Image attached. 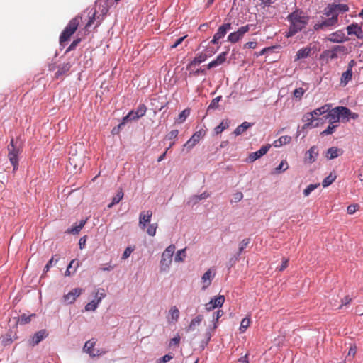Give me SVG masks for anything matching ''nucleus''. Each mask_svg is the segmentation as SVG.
<instances>
[{
    "instance_id": "35",
    "label": "nucleus",
    "mask_w": 363,
    "mask_h": 363,
    "mask_svg": "<svg viewBox=\"0 0 363 363\" xmlns=\"http://www.w3.org/2000/svg\"><path fill=\"white\" fill-rule=\"evenodd\" d=\"M86 220H82L80 221L79 224L72 227L70 229L68 230V233L72 234H78L80 230L84 228V225L86 224Z\"/></svg>"
},
{
    "instance_id": "38",
    "label": "nucleus",
    "mask_w": 363,
    "mask_h": 363,
    "mask_svg": "<svg viewBox=\"0 0 363 363\" xmlns=\"http://www.w3.org/2000/svg\"><path fill=\"white\" fill-rule=\"evenodd\" d=\"M169 313L172 321L177 322L179 318V311L177 306H172L169 309Z\"/></svg>"
},
{
    "instance_id": "15",
    "label": "nucleus",
    "mask_w": 363,
    "mask_h": 363,
    "mask_svg": "<svg viewBox=\"0 0 363 363\" xmlns=\"http://www.w3.org/2000/svg\"><path fill=\"white\" fill-rule=\"evenodd\" d=\"M82 292V289L79 288L72 289L67 294L64 296V301L68 304L74 303L76 298L81 295Z\"/></svg>"
},
{
    "instance_id": "32",
    "label": "nucleus",
    "mask_w": 363,
    "mask_h": 363,
    "mask_svg": "<svg viewBox=\"0 0 363 363\" xmlns=\"http://www.w3.org/2000/svg\"><path fill=\"white\" fill-rule=\"evenodd\" d=\"M123 195L122 189H120L116 195L113 197L111 203L108 205V208H112L114 205L118 203L122 200Z\"/></svg>"
},
{
    "instance_id": "13",
    "label": "nucleus",
    "mask_w": 363,
    "mask_h": 363,
    "mask_svg": "<svg viewBox=\"0 0 363 363\" xmlns=\"http://www.w3.org/2000/svg\"><path fill=\"white\" fill-rule=\"evenodd\" d=\"M216 275L215 270L208 269L202 276L201 282L203 284L202 289H206L211 284L212 279Z\"/></svg>"
},
{
    "instance_id": "11",
    "label": "nucleus",
    "mask_w": 363,
    "mask_h": 363,
    "mask_svg": "<svg viewBox=\"0 0 363 363\" xmlns=\"http://www.w3.org/2000/svg\"><path fill=\"white\" fill-rule=\"evenodd\" d=\"M96 341L94 339L87 341L84 346V351L88 353L91 357H99L105 352H100L99 350H96L94 347Z\"/></svg>"
},
{
    "instance_id": "19",
    "label": "nucleus",
    "mask_w": 363,
    "mask_h": 363,
    "mask_svg": "<svg viewBox=\"0 0 363 363\" xmlns=\"http://www.w3.org/2000/svg\"><path fill=\"white\" fill-rule=\"evenodd\" d=\"M348 35H355L357 38H363V30L357 23H352L347 28Z\"/></svg>"
},
{
    "instance_id": "59",
    "label": "nucleus",
    "mask_w": 363,
    "mask_h": 363,
    "mask_svg": "<svg viewBox=\"0 0 363 363\" xmlns=\"http://www.w3.org/2000/svg\"><path fill=\"white\" fill-rule=\"evenodd\" d=\"M340 50H341L340 47L336 46L335 48H334V49L333 50H331L330 52L328 57L331 60L337 58V51H340Z\"/></svg>"
},
{
    "instance_id": "31",
    "label": "nucleus",
    "mask_w": 363,
    "mask_h": 363,
    "mask_svg": "<svg viewBox=\"0 0 363 363\" xmlns=\"http://www.w3.org/2000/svg\"><path fill=\"white\" fill-rule=\"evenodd\" d=\"M352 70L347 69L342 74L340 82L344 86L347 85V83L352 79Z\"/></svg>"
},
{
    "instance_id": "55",
    "label": "nucleus",
    "mask_w": 363,
    "mask_h": 363,
    "mask_svg": "<svg viewBox=\"0 0 363 363\" xmlns=\"http://www.w3.org/2000/svg\"><path fill=\"white\" fill-rule=\"evenodd\" d=\"M80 42H81V38H79L73 40V42L71 43V45L67 49L66 52H67L74 50Z\"/></svg>"
},
{
    "instance_id": "51",
    "label": "nucleus",
    "mask_w": 363,
    "mask_h": 363,
    "mask_svg": "<svg viewBox=\"0 0 363 363\" xmlns=\"http://www.w3.org/2000/svg\"><path fill=\"white\" fill-rule=\"evenodd\" d=\"M59 259H54V257H52L47 263V264L44 267V273H46L49 271L50 268L53 266V264H55L58 262Z\"/></svg>"
},
{
    "instance_id": "10",
    "label": "nucleus",
    "mask_w": 363,
    "mask_h": 363,
    "mask_svg": "<svg viewBox=\"0 0 363 363\" xmlns=\"http://www.w3.org/2000/svg\"><path fill=\"white\" fill-rule=\"evenodd\" d=\"M231 29V23H227L220 26L217 32L213 37L211 43L213 44H218L220 39L223 38L227 33L228 30Z\"/></svg>"
},
{
    "instance_id": "62",
    "label": "nucleus",
    "mask_w": 363,
    "mask_h": 363,
    "mask_svg": "<svg viewBox=\"0 0 363 363\" xmlns=\"http://www.w3.org/2000/svg\"><path fill=\"white\" fill-rule=\"evenodd\" d=\"M304 92L305 91L303 88H297L294 91V96L296 98L301 99L303 96Z\"/></svg>"
},
{
    "instance_id": "64",
    "label": "nucleus",
    "mask_w": 363,
    "mask_h": 363,
    "mask_svg": "<svg viewBox=\"0 0 363 363\" xmlns=\"http://www.w3.org/2000/svg\"><path fill=\"white\" fill-rule=\"evenodd\" d=\"M187 35H185V36H183V37H181L179 38H178L172 45H171V48L173 49V48H176L179 45H180L183 41L186 38Z\"/></svg>"
},
{
    "instance_id": "50",
    "label": "nucleus",
    "mask_w": 363,
    "mask_h": 363,
    "mask_svg": "<svg viewBox=\"0 0 363 363\" xmlns=\"http://www.w3.org/2000/svg\"><path fill=\"white\" fill-rule=\"evenodd\" d=\"M337 126V125L330 124L325 130L320 133V135H325L332 134L335 131V129Z\"/></svg>"
},
{
    "instance_id": "56",
    "label": "nucleus",
    "mask_w": 363,
    "mask_h": 363,
    "mask_svg": "<svg viewBox=\"0 0 363 363\" xmlns=\"http://www.w3.org/2000/svg\"><path fill=\"white\" fill-rule=\"evenodd\" d=\"M174 357V355H172V354H165L164 356H163L162 357L160 358L158 360H157V362L158 363H167L169 361H170L171 359H172Z\"/></svg>"
},
{
    "instance_id": "22",
    "label": "nucleus",
    "mask_w": 363,
    "mask_h": 363,
    "mask_svg": "<svg viewBox=\"0 0 363 363\" xmlns=\"http://www.w3.org/2000/svg\"><path fill=\"white\" fill-rule=\"evenodd\" d=\"M228 51L221 52L217 57L208 64V69H211L213 67H217L220 65H222L226 60V56L228 55Z\"/></svg>"
},
{
    "instance_id": "34",
    "label": "nucleus",
    "mask_w": 363,
    "mask_h": 363,
    "mask_svg": "<svg viewBox=\"0 0 363 363\" xmlns=\"http://www.w3.org/2000/svg\"><path fill=\"white\" fill-rule=\"evenodd\" d=\"M331 106L330 104H325L320 108H318L312 111L313 113V116H320L322 114L326 113L329 109L330 108Z\"/></svg>"
},
{
    "instance_id": "63",
    "label": "nucleus",
    "mask_w": 363,
    "mask_h": 363,
    "mask_svg": "<svg viewBox=\"0 0 363 363\" xmlns=\"http://www.w3.org/2000/svg\"><path fill=\"white\" fill-rule=\"evenodd\" d=\"M242 198H243L242 193L240 191H238L233 194L232 201L238 202V201H241L242 199Z\"/></svg>"
},
{
    "instance_id": "26",
    "label": "nucleus",
    "mask_w": 363,
    "mask_h": 363,
    "mask_svg": "<svg viewBox=\"0 0 363 363\" xmlns=\"http://www.w3.org/2000/svg\"><path fill=\"white\" fill-rule=\"evenodd\" d=\"M72 65L70 62H66L60 65L57 71L55 72V77L59 78L61 76L67 74L69 71Z\"/></svg>"
},
{
    "instance_id": "23",
    "label": "nucleus",
    "mask_w": 363,
    "mask_h": 363,
    "mask_svg": "<svg viewBox=\"0 0 363 363\" xmlns=\"http://www.w3.org/2000/svg\"><path fill=\"white\" fill-rule=\"evenodd\" d=\"M328 39L333 43H342L345 40V35L342 30H337L330 34Z\"/></svg>"
},
{
    "instance_id": "4",
    "label": "nucleus",
    "mask_w": 363,
    "mask_h": 363,
    "mask_svg": "<svg viewBox=\"0 0 363 363\" xmlns=\"http://www.w3.org/2000/svg\"><path fill=\"white\" fill-rule=\"evenodd\" d=\"M8 157L10 162L13 167V171L18 169V155L21 152V149L14 145V140L12 138L10 144L8 145Z\"/></svg>"
},
{
    "instance_id": "42",
    "label": "nucleus",
    "mask_w": 363,
    "mask_h": 363,
    "mask_svg": "<svg viewBox=\"0 0 363 363\" xmlns=\"http://www.w3.org/2000/svg\"><path fill=\"white\" fill-rule=\"evenodd\" d=\"M69 162L71 165H73L74 168H77V167H81L83 164L81 159L78 162V158L76 155H72L71 157H69Z\"/></svg>"
},
{
    "instance_id": "8",
    "label": "nucleus",
    "mask_w": 363,
    "mask_h": 363,
    "mask_svg": "<svg viewBox=\"0 0 363 363\" xmlns=\"http://www.w3.org/2000/svg\"><path fill=\"white\" fill-rule=\"evenodd\" d=\"M106 296L104 293V290L102 289H98L95 294V299L91 301V302L88 303L85 306V310L86 311H94L96 308L98 307V305L101 302V299L104 298Z\"/></svg>"
},
{
    "instance_id": "37",
    "label": "nucleus",
    "mask_w": 363,
    "mask_h": 363,
    "mask_svg": "<svg viewBox=\"0 0 363 363\" xmlns=\"http://www.w3.org/2000/svg\"><path fill=\"white\" fill-rule=\"evenodd\" d=\"M229 126V122L228 121H223L219 125L216 126L214 129L215 133L218 135L223 130L227 129Z\"/></svg>"
},
{
    "instance_id": "52",
    "label": "nucleus",
    "mask_w": 363,
    "mask_h": 363,
    "mask_svg": "<svg viewBox=\"0 0 363 363\" xmlns=\"http://www.w3.org/2000/svg\"><path fill=\"white\" fill-rule=\"evenodd\" d=\"M178 134H179L178 130H172L165 136V139L170 140H174L177 138Z\"/></svg>"
},
{
    "instance_id": "25",
    "label": "nucleus",
    "mask_w": 363,
    "mask_h": 363,
    "mask_svg": "<svg viewBox=\"0 0 363 363\" xmlns=\"http://www.w3.org/2000/svg\"><path fill=\"white\" fill-rule=\"evenodd\" d=\"M318 155V150L317 147L313 146L309 149V150L306 153V160L309 163H313L315 161Z\"/></svg>"
},
{
    "instance_id": "21",
    "label": "nucleus",
    "mask_w": 363,
    "mask_h": 363,
    "mask_svg": "<svg viewBox=\"0 0 363 363\" xmlns=\"http://www.w3.org/2000/svg\"><path fill=\"white\" fill-rule=\"evenodd\" d=\"M315 120L317 119L315 118L312 112L306 113V114L303 115V121L305 122L303 128H308L318 126V123H316L315 125L313 124V121H315Z\"/></svg>"
},
{
    "instance_id": "2",
    "label": "nucleus",
    "mask_w": 363,
    "mask_h": 363,
    "mask_svg": "<svg viewBox=\"0 0 363 363\" xmlns=\"http://www.w3.org/2000/svg\"><path fill=\"white\" fill-rule=\"evenodd\" d=\"M82 21V15H77L71 19L68 24L66 26L60 36V43L63 45L65 43L69 41L72 35L76 32L79 23Z\"/></svg>"
},
{
    "instance_id": "49",
    "label": "nucleus",
    "mask_w": 363,
    "mask_h": 363,
    "mask_svg": "<svg viewBox=\"0 0 363 363\" xmlns=\"http://www.w3.org/2000/svg\"><path fill=\"white\" fill-rule=\"evenodd\" d=\"M289 168L288 163L286 160H282L279 165L275 169L276 173H279L281 171H285Z\"/></svg>"
},
{
    "instance_id": "39",
    "label": "nucleus",
    "mask_w": 363,
    "mask_h": 363,
    "mask_svg": "<svg viewBox=\"0 0 363 363\" xmlns=\"http://www.w3.org/2000/svg\"><path fill=\"white\" fill-rule=\"evenodd\" d=\"M35 314H31L30 315H27L26 314L23 313L18 318V323L21 325H24L30 323L31 321V318L35 317Z\"/></svg>"
},
{
    "instance_id": "30",
    "label": "nucleus",
    "mask_w": 363,
    "mask_h": 363,
    "mask_svg": "<svg viewBox=\"0 0 363 363\" xmlns=\"http://www.w3.org/2000/svg\"><path fill=\"white\" fill-rule=\"evenodd\" d=\"M291 138L288 135H284L280 137L278 140H276L273 145L276 147H279L284 145L288 144L290 143Z\"/></svg>"
},
{
    "instance_id": "40",
    "label": "nucleus",
    "mask_w": 363,
    "mask_h": 363,
    "mask_svg": "<svg viewBox=\"0 0 363 363\" xmlns=\"http://www.w3.org/2000/svg\"><path fill=\"white\" fill-rule=\"evenodd\" d=\"M250 323H251V320H250V318H248V317L244 318L242 320L241 323H240V329H239L240 332L241 333L245 332L247 328L250 326Z\"/></svg>"
},
{
    "instance_id": "47",
    "label": "nucleus",
    "mask_w": 363,
    "mask_h": 363,
    "mask_svg": "<svg viewBox=\"0 0 363 363\" xmlns=\"http://www.w3.org/2000/svg\"><path fill=\"white\" fill-rule=\"evenodd\" d=\"M250 242V240L249 238H245L242 240L240 243L239 244V249H238V255H240L242 251L245 248L247 247Z\"/></svg>"
},
{
    "instance_id": "9",
    "label": "nucleus",
    "mask_w": 363,
    "mask_h": 363,
    "mask_svg": "<svg viewBox=\"0 0 363 363\" xmlns=\"http://www.w3.org/2000/svg\"><path fill=\"white\" fill-rule=\"evenodd\" d=\"M329 18L321 23H315L314 25V29L318 30L319 29H323L325 27L333 26L337 24L338 21V13H333L330 14Z\"/></svg>"
},
{
    "instance_id": "36",
    "label": "nucleus",
    "mask_w": 363,
    "mask_h": 363,
    "mask_svg": "<svg viewBox=\"0 0 363 363\" xmlns=\"http://www.w3.org/2000/svg\"><path fill=\"white\" fill-rule=\"evenodd\" d=\"M190 114V109L186 108L184 111H182L180 114L179 115L178 118L176 119V123H182L187 118V117Z\"/></svg>"
},
{
    "instance_id": "6",
    "label": "nucleus",
    "mask_w": 363,
    "mask_h": 363,
    "mask_svg": "<svg viewBox=\"0 0 363 363\" xmlns=\"http://www.w3.org/2000/svg\"><path fill=\"white\" fill-rule=\"evenodd\" d=\"M205 135L206 131L203 129H201L195 132L191 138L184 145V147H186L188 150H191L200 141V140L204 137Z\"/></svg>"
},
{
    "instance_id": "46",
    "label": "nucleus",
    "mask_w": 363,
    "mask_h": 363,
    "mask_svg": "<svg viewBox=\"0 0 363 363\" xmlns=\"http://www.w3.org/2000/svg\"><path fill=\"white\" fill-rule=\"evenodd\" d=\"M186 249H182L177 251L174 260L177 262H181L184 261V258L185 255Z\"/></svg>"
},
{
    "instance_id": "1",
    "label": "nucleus",
    "mask_w": 363,
    "mask_h": 363,
    "mask_svg": "<svg viewBox=\"0 0 363 363\" xmlns=\"http://www.w3.org/2000/svg\"><path fill=\"white\" fill-rule=\"evenodd\" d=\"M309 16L301 10H296L290 13L287 20L290 23L289 30L286 32L285 36L292 37L303 29L308 23Z\"/></svg>"
},
{
    "instance_id": "33",
    "label": "nucleus",
    "mask_w": 363,
    "mask_h": 363,
    "mask_svg": "<svg viewBox=\"0 0 363 363\" xmlns=\"http://www.w3.org/2000/svg\"><path fill=\"white\" fill-rule=\"evenodd\" d=\"M338 112L340 113V118H346L348 121L350 119V110L345 106H337Z\"/></svg>"
},
{
    "instance_id": "29",
    "label": "nucleus",
    "mask_w": 363,
    "mask_h": 363,
    "mask_svg": "<svg viewBox=\"0 0 363 363\" xmlns=\"http://www.w3.org/2000/svg\"><path fill=\"white\" fill-rule=\"evenodd\" d=\"M251 125L252 124L249 122H243L241 125H238L235 128L234 130V134L235 135H240L246 131L250 127H251Z\"/></svg>"
},
{
    "instance_id": "54",
    "label": "nucleus",
    "mask_w": 363,
    "mask_h": 363,
    "mask_svg": "<svg viewBox=\"0 0 363 363\" xmlns=\"http://www.w3.org/2000/svg\"><path fill=\"white\" fill-rule=\"evenodd\" d=\"M359 206L358 204L350 205L347 208V212L348 214L352 215V214L354 213L359 209Z\"/></svg>"
},
{
    "instance_id": "43",
    "label": "nucleus",
    "mask_w": 363,
    "mask_h": 363,
    "mask_svg": "<svg viewBox=\"0 0 363 363\" xmlns=\"http://www.w3.org/2000/svg\"><path fill=\"white\" fill-rule=\"evenodd\" d=\"M320 186V184H309L304 190H303V195L305 197H307L310 195V194L314 191L315 189H317Z\"/></svg>"
},
{
    "instance_id": "18",
    "label": "nucleus",
    "mask_w": 363,
    "mask_h": 363,
    "mask_svg": "<svg viewBox=\"0 0 363 363\" xmlns=\"http://www.w3.org/2000/svg\"><path fill=\"white\" fill-rule=\"evenodd\" d=\"M152 216V212L151 211H143L139 216V226L141 229H145L146 224L150 222Z\"/></svg>"
},
{
    "instance_id": "44",
    "label": "nucleus",
    "mask_w": 363,
    "mask_h": 363,
    "mask_svg": "<svg viewBox=\"0 0 363 363\" xmlns=\"http://www.w3.org/2000/svg\"><path fill=\"white\" fill-rule=\"evenodd\" d=\"M336 179V176L335 175H333L332 174H330L329 176H328L327 177H325L323 182H322V185L323 187H327L329 185H330Z\"/></svg>"
},
{
    "instance_id": "57",
    "label": "nucleus",
    "mask_w": 363,
    "mask_h": 363,
    "mask_svg": "<svg viewBox=\"0 0 363 363\" xmlns=\"http://www.w3.org/2000/svg\"><path fill=\"white\" fill-rule=\"evenodd\" d=\"M134 250H135L134 247H128L123 252V254L122 255V259H126L131 255V253L134 251Z\"/></svg>"
},
{
    "instance_id": "27",
    "label": "nucleus",
    "mask_w": 363,
    "mask_h": 363,
    "mask_svg": "<svg viewBox=\"0 0 363 363\" xmlns=\"http://www.w3.org/2000/svg\"><path fill=\"white\" fill-rule=\"evenodd\" d=\"M311 52V49L309 47H306L298 50L296 52L295 60H298L307 57L310 55Z\"/></svg>"
},
{
    "instance_id": "45",
    "label": "nucleus",
    "mask_w": 363,
    "mask_h": 363,
    "mask_svg": "<svg viewBox=\"0 0 363 363\" xmlns=\"http://www.w3.org/2000/svg\"><path fill=\"white\" fill-rule=\"evenodd\" d=\"M96 11L94 10V11H91L89 13V21L87 22V23L86 24L85 26V28L86 29H88L94 23V21H95V16H96Z\"/></svg>"
},
{
    "instance_id": "60",
    "label": "nucleus",
    "mask_w": 363,
    "mask_h": 363,
    "mask_svg": "<svg viewBox=\"0 0 363 363\" xmlns=\"http://www.w3.org/2000/svg\"><path fill=\"white\" fill-rule=\"evenodd\" d=\"M223 315V311L222 310H218L213 315V320H215L214 328H217V322L218 319Z\"/></svg>"
},
{
    "instance_id": "24",
    "label": "nucleus",
    "mask_w": 363,
    "mask_h": 363,
    "mask_svg": "<svg viewBox=\"0 0 363 363\" xmlns=\"http://www.w3.org/2000/svg\"><path fill=\"white\" fill-rule=\"evenodd\" d=\"M203 319V317L201 315H198L197 316H196L194 318H193L191 320L189 325L186 328V331L187 332L194 331L196 330V327L200 325Z\"/></svg>"
},
{
    "instance_id": "3",
    "label": "nucleus",
    "mask_w": 363,
    "mask_h": 363,
    "mask_svg": "<svg viewBox=\"0 0 363 363\" xmlns=\"http://www.w3.org/2000/svg\"><path fill=\"white\" fill-rule=\"evenodd\" d=\"M175 251V245H170L162 252L160 261V269L162 272L167 271L172 261V256Z\"/></svg>"
},
{
    "instance_id": "14",
    "label": "nucleus",
    "mask_w": 363,
    "mask_h": 363,
    "mask_svg": "<svg viewBox=\"0 0 363 363\" xmlns=\"http://www.w3.org/2000/svg\"><path fill=\"white\" fill-rule=\"evenodd\" d=\"M270 147H271V145L269 144H268V145L262 146L259 150H257L255 152L250 153L247 158L248 161L250 162H254L256 160L260 158L261 157L264 155L268 152V150H269Z\"/></svg>"
},
{
    "instance_id": "12",
    "label": "nucleus",
    "mask_w": 363,
    "mask_h": 363,
    "mask_svg": "<svg viewBox=\"0 0 363 363\" xmlns=\"http://www.w3.org/2000/svg\"><path fill=\"white\" fill-rule=\"evenodd\" d=\"M349 10V7L346 4H332L329 5L326 9L325 15L330 16V14L337 13V12L345 13Z\"/></svg>"
},
{
    "instance_id": "48",
    "label": "nucleus",
    "mask_w": 363,
    "mask_h": 363,
    "mask_svg": "<svg viewBox=\"0 0 363 363\" xmlns=\"http://www.w3.org/2000/svg\"><path fill=\"white\" fill-rule=\"evenodd\" d=\"M158 227L157 223L150 224L147 229V233L150 236H155L156 234V230Z\"/></svg>"
},
{
    "instance_id": "28",
    "label": "nucleus",
    "mask_w": 363,
    "mask_h": 363,
    "mask_svg": "<svg viewBox=\"0 0 363 363\" xmlns=\"http://www.w3.org/2000/svg\"><path fill=\"white\" fill-rule=\"evenodd\" d=\"M207 55L205 53H200L198 55H196L194 60L189 64L188 67H191L192 66H194L196 65H199L201 62H204L207 58Z\"/></svg>"
},
{
    "instance_id": "61",
    "label": "nucleus",
    "mask_w": 363,
    "mask_h": 363,
    "mask_svg": "<svg viewBox=\"0 0 363 363\" xmlns=\"http://www.w3.org/2000/svg\"><path fill=\"white\" fill-rule=\"evenodd\" d=\"M180 342V336L177 335L174 337L170 340L169 347L177 346Z\"/></svg>"
},
{
    "instance_id": "16",
    "label": "nucleus",
    "mask_w": 363,
    "mask_h": 363,
    "mask_svg": "<svg viewBox=\"0 0 363 363\" xmlns=\"http://www.w3.org/2000/svg\"><path fill=\"white\" fill-rule=\"evenodd\" d=\"M48 335V333L46 330H40L35 333L30 340V344L32 346L37 345L40 342L46 338Z\"/></svg>"
},
{
    "instance_id": "17",
    "label": "nucleus",
    "mask_w": 363,
    "mask_h": 363,
    "mask_svg": "<svg viewBox=\"0 0 363 363\" xmlns=\"http://www.w3.org/2000/svg\"><path fill=\"white\" fill-rule=\"evenodd\" d=\"M325 118L330 124L338 123L340 119L338 108L335 107L331 110L329 109V111L327 112V114L325 116Z\"/></svg>"
},
{
    "instance_id": "20",
    "label": "nucleus",
    "mask_w": 363,
    "mask_h": 363,
    "mask_svg": "<svg viewBox=\"0 0 363 363\" xmlns=\"http://www.w3.org/2000/svg\"><path fill=\"white\" fill-rule=\"evenodd\" d=\"M343 152L344 151L342 149L338 148L337 147H332L327 150L325 156L328 160H333L339 156H341Z\"/></svg>"
},
{
    "instance_id": "5",
    "label": "nucleus",
    "mask_w": 363,
    "mask_h": 363,
    "mask_svg": "<svg viewBox=\"0 0 363 363\" xmlns=\"http://www.w3.org/2000/svg\"><path fill=\"white\" fill-rule=\"evenodd\" d=\"M147 111V107L145 104H140L135 111H131L128 113V114L123 118V121L118 125V128L119 129L122 125H123L131 117V114H135V118H141L145 115Z\"/></svg>"
},
{
    "instance_id": "53",
    "label": "nucleus",
    "mask_w": 363,
    "mask_h": 363,
    "mask_svg": "<svg viewBox=\"0 0 363 363\" xmlns=\"http://www.w3.org/2000/svg\"><path fill=\"white\" fill-rule=\"evenodd\" d=\"M79 267V262L77 259H74L70 262L67 267L69 269H73V272H75Z\"/></svg>"
},
{
    "instance_id": "7",
    "label": "nucleus",
    "mask_w": 363,
    "mask_h": 363,
    "mask_svg": "<svg viewBox=\"0 0 363 363\" xmlns=\"http://www.w3.org/2000/svg\"><path fill=\"white\" fill-rule=\"evenodd\" d=\"M250 28V25H246L240 27L237 31L230 33L228 36V40L231 43H235L238 42L245 33H247Z\"/></svg>"
},
{
    "instance_id": "58",
    "label": "nucleus",
    "mask_w": 363,
    "mask_h": 363,
    "mask_svg": "<svg viewBox=\"0 0 363 363\" xmlns=\"http://www.w3.org/2000/svg\"><path fill=\"white\" fill-rule=\"evenodd\" d=\"M220 98H221V96H218V97L213 99L211 101V104H209L208 109H213V108H217Z\"/></svg>"
},
{
    "instance_id": "41",
    "label": "nucleus",
    "mask_w": 363,
    "mask_h": 363,
    "mask_svg": "<svg viewBox=\"0 0 363 363\" xmlns=\"http://www.w3.org/2000/svg\"><path fill=\"white\" fill-rule=\"evenodd\" d=\"M211 301L213 302L215 308L221 307L223 306V304L224 303L225 297L223 295H220V296L211 299Z\"/></svg>"
}]
</instances>
